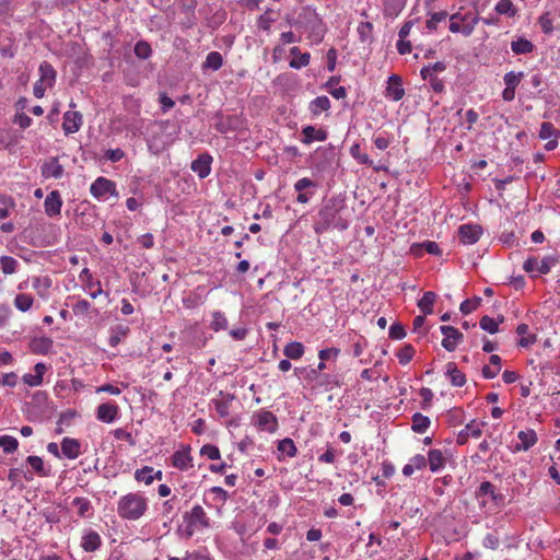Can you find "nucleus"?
<instances>
[{
  "label": "nucleus",
  "mask_w": 560,
  "mask_h": 560,
  "mask_svg": "<svg viewBox=\"0 0 560 560\" xmlns=\"http://www.w3.org/2000/svg\"><path fill=\"white\" fill-rule=\"evenodd\" d=\"M149 510L148 498L139 491L128 492L117 501V514L125 521H138Z\"/></svg>",
  "instance_id": "obj_1"
},
{
  "label": "nucleus",
  "mask_w": 560,
  "mask_h": 560,
  "mask_svg": "<svg viewBox=\"0 0 560 560\" xmlns=\"http://www.w3.org/2000/svg\"><path fill=\"white\" fill-rule=\"evenodd\" d=\"M183 521L184 528L182 533L185 538H191L196 533L211 527L210 517L199 504L194 505L190 511L185 512Z\"/></svg>",
  "instance_id": "obj_2"
},
{
  "label": "nucleus",
  "mask_w": 560,
  "mask_h": 560,
  "mask_svg": "<svg viewBox=\"0 0 560 560\" xmlns=\"http://www.w3.org/2000/svg\"><path fill=\"white\" fill-rule=\"evenodd\" d=\"M480 18L476 11H463L460 9L450 16V31L452 33H462L468 37L472 34L476 25L479 23Z\"/></svg>",
  "instance_id": "obj_3"
},
{
  "label": "nucleus",
  "mask_w": 560,
  "mask_h": 560,
  "mask_svg": "<svg viewBox=\"0 0 560 560\" xmlns=\"http://www.w3.org/2000/svg\"><path fill=\"white\" fill-rule=\"evenodd\" d=\"M90 192L97 199L105 198L107 195L118 196L115 182L102 176L92 183Z\"/></svg>",
  "instance_id": "obj_4"
},
{
  "label": "nucleus",
  "mask_w": 560,
  "mask_h": 560,
  "mask_svg": "<svg viewBox=\"0 0 560 560\" xmlns=\"http://www.w3.org/2000/svg\"><path fill=\"white\" fill-rule=\"evenodd\" d=\"M440 330L444 336L441 345L446 351H454L464 339V335L453 326L443 325Z\"/></svg>",
  "instance_id": "obj_5"
},
{
  "label": "nucleus",
  "mask_w": 560,
  "mask_h": 560,
  "mask_svg": "<svg viewBox=\"0 0 560 560\" xmlns=\"http://www.w3.org/2000/svg\"><path fill=\"white\" fill-rule=\"evenodd\" d=\"M190 451L191 447L189 445H183L179 450L175 451L171 457L172 466L182 471L191 468L194 465Z\"/></svg>",
  "instance_id": "obj_6"
},
{
  "label": "nucleus",
  "mask_w": 560,
  "mask_h": 560,
  "mask_svg": "<svg viewBox=\"0 0 560 560\" xmlns=\"http://www.w3.org/2000/svg\"><path fill=\"white\" fill-rule=\"evenodd\" d=\"M79 280L83 283L84 289L90 290V296L92 299H96L97 296L105 294L108 296V292H105L102 289V284L100 280H95L93 278L92 272L89 268L82 269V271L79 275Z\"/></svg>",
  "instance_id": "obj_7"
},
{
  "label": "nucleus",
  "mask_w": 560,
  "mask_h": 560,
  "mask_svg": "<svg viewBox=\"0 0 560 560\" xmlns=\"http://www.w3.org/2000/svg\"><path fill=\"white\" fill-rule=\"evenodd\" d=\"M63 173L65 168L57 156L46 159L40 166V174L45 179H60Z\"/></svg>",
  "instance_id": "obj_8"
},
{
  "label": "nucleus",
  "mask_w": 560,
  "mask_h": 560,
  "mask_svg": "<svg viewBox=\"0 0 560 560\" xmlns=\"http://www.w3.org/2000/svg\"><path fill=\"white\" fill-rule=\"evenodd\" d=\"M255 425L261 430L273 433L278 429V419L277 417L268 410H259L255 413Z\"/></svg>",
  "instance_id": "obj_9"
},
{
  "label": "nucleus",
  "mask_w": 560,
  "mask_h": 560,
  "mask_svg": "<svg viewBox=\"0 0 560 560\" xmlns=\"http://www.w3.org/2000/svg\"><path fill=\"white\" fill-rule=\"evenodd\" d=\"M486 425L482 421L471 420L466 424L465 429L459 431L456 438V443L458 445H464L467 443L469 438L478 439L482 434V429Z\"/></svg>",
  "instance_id": "obj_10"
},
{
  "label": "nucleus",
  "mask_w": 560,
  "mask_h": 560,
  "mask_svg": "<svg viewBox=\"0 0 560 560\" xmlns=\"http://www.w3.org/2000/svg\"><path fill=\"white\" fill-rule=\"evenodd\" d=\"M405 95L402 80L397 74H392L387 80L385 96L394 102L400 101Z\"/></svg>",
  "instance_id": "obj_11"
},
{
  "label": "nucleus",
  "mask_w": 560,
  "mask_h": 560,
  "mask_svg": "<svg viewBox=\"0 0 560 560\" xmlns=\"http://www.w3.org/2000/svg\"><path fill=\"white\" fill-rule=\"evenodd\" d=\"M481 234V228L476 224H463L458 229L459 241L466 245H471L478 242Z\"/></svg>",
  "instance_id": "obj_12"
},
{
  "label": "nucleus",
  "mask_w": 560,
  "mask_h": 560,
  "mask_svg": "<svg viewBox=\"0 0 560 560\" xmlns=\"http://www.w3.org/2000/svg\"><path fill=\"white\" fill-rule=\"evenodd\" d=\"M63 201L58 190L50 191L44 201L45 213L50 217H59Z\"/></svg>",
  "instance_id": "obj_13"
},
{
  "label": "nucleus",
  "mask_w": 560,
  "mask_h": 560,
  "mask_svg": "<svg viewBox=\"0 0 560 560\" xmlns=\"http://www.w3.org/2000/svg\"><path fill=\"white\" fill-rule=\"evenodd\" d=\"M31 281L36 294L42 300L47 301L50 298V289L52 287L51 278L49 276H34Z\"/></svg>",
  "instance_id": "obj_14"
},
{
  "label": "nucleus",
  "mask_w": 560,
  "mask_h": 560,
  "mask_svg": "<svg viewBox=\"0 0 560 560\" xmlns=\"http://www.w3.org/2000/svg\"><path fill=\"white\" fill-rule=\"evenodd\" d=\"M83 117L79 112L68 110L63 114L62 129L66 135L75 133L80 130Z\"/></svg>",
  "instance_id": "obj_15"
},
{
  "label": "nucleus",
  "mask_w": 560,
  "mask_h": 560,
  "mask_svg": "<svg viewBox=\"0 0 560 560\" xmlns=\"http://www.w3.org/2000/svg\"><path fill=\"white\" fill-rule=\"evenodd\" d=\"M119 416V407L114 402L101 404L96 409L97 420L104 423L114 422Z\"/></svg>",
  "instance_id": "obj_16"
},
{
  "label": "nucleus",
  "mask_w": 560,
  "mask_h": 560,
  "mask_svg": "<svg viewBox=\"0 0 560 560\" xmlns=\"http://www.w3.org/2000/svg\"><path fill=\"white\" fill-rule=\"evenodd\" d=\"M517 439L520 442L516 443L514 446L515 452L527 451L530 447H533L538 441L537 434L533 429L520 431L517 433Z\"/></svg>",
  "instance_id": "obj_17"
},
{
  "label": "nucleus",
  "mask_w": 560,
  "mask_h": 560,
  "mask_svg": "<svg viewBox=\"0 0 560 560\" xmlns=\"http://www.w3.org/2000/svg\"><path fill=\"white\" fill-rule=\"evenodd\" d=\"M195 9H196L195 0H183L182 5H180V11H182V13L185 14V18L182 20L180 24L186 30L194 27L197 23Z\"/></svg>",
  "instance_id": "obj_18"
},
{
  "label": "nucleus",
  "mask_w": 560,
  "mask_h": 560,
  "mask_svg": "<svg viewBox=\"0 0 560 560\" xmlns=\"http://www.w3.org/2000/svg\"><path fill=\"white\" fill-rule=\"evenodd\" d=\"M212 158L209 154H201L191 163V170L200 177L206 178L211 172Z\"/></svg>",
  "instance_id": "obj_19"
},
{
  "label": "nucleus",
  "mask_w": 560,
  "mask_h": 560,
  "mask_svg": "<svg viewBox=\"0 0 560 560\" xmlns=\"http://www.w3.org/2000/svg\"><path fill=\"white\" fill-rule=\"evenodd\" d=\"M61 452L65 457L75 459L81 455V443L77 439L63 438L60 443Z\"/></svg>",
  "instance_id": "obj_20"
},
{
  "label": "nucleus",
  "mask_w": 560,
  "mask_h": 560,
  "mask_svg": "<svg viewBox=\"0 0 560 560\" xmlns=\"http://www.w3.org/2000/svg\"><path fill=\"white\" fill-rule=\"evenodd\" d=\"M52 346V339L46 336L35 337L30 342V349L35 354H48Z\"/></svg>",
  "instance_id": "obj_21"
},
{
  "label": "nucleus",
  "mask_w": 560,
  "mask_h": 560,
  "mask_svg": "<svg viewBox=\"0 0 560 560\" xmlns=\"http://www.w3.org/2000/svg\"><path fill=\"white\" fill-rule=\"evenodd\" d=\"M46 371L47 366L44 363H36L34 366V373L24 374L23 382L31 387L39 386L43 383V377Z\"/></svg>",
  "instance_id": "obj_22"
},
{
  "label": "nucleus",
  "mask_w": 560,
  "mask_h": 560,
  "mask_svg": "<svg viewBox=\"0 0 560 560\" xmlns=\"http://www.w3.org/2000/svg\"><path fill=\"white\" fill-rule=\"evenodd\" d=\"M102 539L98 533L95 530H89L82 537L81 547L86 552H93L101 547Z\"/></svg>",
  "instance_id": "obj_23"
},
{
  "label": "nucleus",
  "mask_w": 560,
  "mask_h": 560,
  "mask_svg": "<svg viewBox=\"0 0 560 560\" xmlns=\"http://www.w3.org/2000/svg\"><path fill=\"white\" fill-rule=\"evenodd\" d=\"M427 463H429L430 470L436 472L445 466L446 458L441 450H430L428 453Z\"/></svg>",
  "instance_id": "obj_24"
},
{
  "label": "nucleus",
  "mask_w": 560,
  "mask_h": 560,
  "mask_svg": "<svg viewBox=\"0 0 560 560\" xmlns=\"http://www.w3.org/2000/svg\"><path fill=\"white\" fill-rule=\"evenodd\" d=\"M38 70H39V74H40L39 81L45 82L46 86L52 88L56 82V77H57V72L54 69V67L49 62L43 61L39 65Z\"/></svg>",
  "instance_id": "obj_25"
},
{
  "label": "nucleus",
  "mask_w": 560,
  "mask_h": 560,
  "mask_svg": "<svg viewBox=\"0 0 560 560\" xmlns=\"http://www.w3.org/2000/svg\"><path fill=\"white\" fill-rule=\"evenodd\" d=\"M320 222H318L315 226V231L320 233L327 230L335 220L336 211L332 208H324L319 211Z\"/></svg>",
  "instance_id": "obj_26"
},
{
  "label": "nucleus",
  "mask_w": 560,
  "mask_h": 560,
  "mask_svg": "<svg viewBox=\"0 0 560 560\" xmlns=\"http://www.w3.org/2000/svg\"><path fill=\"white\" fill-rule=\"evenodd\" d=\"M490 364L482 368V376L487 380L494 378L501 371V358L498 354H492L489 359Z\"/></svg>",
  "instance_id": "obj_27"
},
{
  "label": "nucleus",
  "mask_w": 560,
  "mask_h": 560,
  "mask_svg": "<svg viewBox=\"0 0 560 560\" xmlns=\"http://www.w3.org/2000/svg\"><path fill=\"white\" fill-rule=\"evenodd\" d=\"M290 54L293 56L290 61L291 68L301 69L310 63L311 55L308 52H301L299 47H292Z\"/></svg>",
  "instance_id": "obj_28"
},
{
  "label": "nucleus",
  "mask_w": 560,
  "mask_h": 560,
  "mask_svg": "<svg viewBox=\"0 0 560 560\" xmlns=\"http://www.w3.org/2000/svg\"><path fill=\"white\" fill-rule=\"evenodd\" d=\"M446 374L448 375L450 381L453 386L462 387L466 384L465 374L460 370L457 369V366L454 362L447 363Z\"/></svg>",
  "instance_id": "obj_29"
},
{
  "label": "nucleus",
  "mask_w": 560,
  "mask_h": 560,
  "mask_svg": "<svg viewBox=\"0 0 560 560\" xmlns=\"http://www.w3.org/2000/svg\"><path fill=\"white\" fill-rule=\"evenodd\" d=\"M526 271H538L541 275H547L550 271V266L546 259L539 260L538 258H528L524 262Z\"/></svg>",
  "instance_id": "obj_30"
},
{
  "label": "nucleus",
  "mask_w": 560,
  "mask_h": 560,
  "mask_svg": "<svg viewBox=\"0 0 560 560\" xmlns=\"http://www.w3.org/2000/svg\"><path fill=\"white\" fill-rule=\"evenodd\" d=\"M305 352V347L299 341H292L284 346L283 354L291 360H300Z\"/></svg>",
  "instance_id": "obj_31"
},
{
  "label": "nucleus",
  "mask_w": 560,
  "mask_h": 560,
  "mask_svg": "<svg viewBox=\"0 0 560 560\" xmlns=\"http://www.w3.org/2000/svg\"><path fill=\"white\" fill-rule=\"evenodd\" d=\"M436 293L433 291L424 292L423 296L418 301V307L424 315L433 313V305L436 301Z\"/></svg>",
  "instance_id": "obj_32"
},
{
  "label": "nucleus",
  "mask_w": 560,
  "mask_h": 560,
  "mask_svg": "<svg viewBox=\"0 0 560 560\" xmlns=\"http://www.w3.org/2000/svg\"><path fill=\"white\" fill-rule=\"evenodd\" d=\"M528 331H529V328H528L527 324H520L516 327V332L518 336H521V339L518 340V345L523 348H527L537 341L536 335L529 334Z\"/></svg>",
  "instance_id": "obj_33"
},
{
  "label": "nucleus",
  "mask_w": 560,
  "mask_h": 560,
  "mask_svg": "<svg viewBox=\"0 0 560 560\" xmlns=\"http://www.w3.org/2000/svg\"><path fill=\"white\" fill-rule=\"evenodd\" d=\"M277 20V14L273 10L267 9L262 14L257 18L256 25L259 30L270 32L271 25Z\"/></svg>",
  "instance_id": "obj_34"
},
{
  "label": "nucleus",
  "mask_w": 560,
  "mask_h": 560,
  "mask_svg": "<svg viewBox=\"0 0 560 560\" xmlns=\"http://www.w3.org/2000/svg\"><path fill=\"white\" fill-rule=\"evenodd\" d=\"M72 505L77 508V513L80 517H89L93 514L92 503L86 498H74Z\"/></svg>",
  "instance_id": "obj_35"
},
{
  "label": "nucleus",
  "mask_w": 560,
  "mask_h": 560,
  "mask_svg": "<svg viewBox=\"0 0 560 560\" xmlns=\"http://www.w3.org/2000/svg\"><path fill=\"white\" fill-rule=\"evenodd\" d=\"M330 108V101L327 96H317L310 103V110L313 116H319Z\"/></svg>",
  "instance_id": "obj_36"
},
{
  "label": "nucleus",
  "mask_w": 560,
  "mask_h": 560,
  "mask_svg": "<svg viewBox=\"0 0 560 560\" xmlns=\"http://www.w3.org/2000/svg\"><path fill=\"white\" fill-rule=\"evenodd\" d=\"M302 133L304 136V142L311 143L314 140L325 141L327 138V133L323 129H316L313 126H306L303 128Z\"/></svg>",
  "instance_id": "obj_37"
},
{
  "label": "nucleus",
  "mask_w": 560,
  "mask_h": 560,
  "mask_svg": "<svg viewBox=\"0 0 560 560\" xmlns=\"http://www.w3.org/2000/svg\"><path fill=\"white\" fill-rule=\"evenodd\" d=\"M411 421V430L416 433H424L431 424L430 418L420 412H416L412 416Z\"/></svg>",
  "instance_id": "obj_38"
},
{
  "label": "nucleus",
  "mask_w": 560,
  "mask_h": 560,
  "mask_svg": "<svg viewBox=\"0 0 560 560\" xmlns=\"http://www.w3.org/2000/svg\"><path fill=\"white\" fill-rule=\"evenodd\" d=\"M26 462L39 477H47L50 475V469L45 467L42 457L31 455L26 458Z\"/></svg>",
  "instance_id": "obj_39"
},
{
  "label": "nucleus",
  "mask_w": 560,
  "mask_h": 560,
  "mask_svg": "<svg viewBox=\"0 0 560 560\" xmlns=\"http://www.w3.org/2000/svg\"><path fill=\"white\" fill-rule=\"evenodd\" d=\"M33 304L34 298L27 293H19L15 295L13 300V305L15 306V308L23 313L30 311Z\"/></svg>",
  "instance_id": "obj_40"
},
{
  "label": "nucleus",
  "mask_w": 560,
  "mask_h": 560,
  "mask_svg": "<svg viewBox=\"0 0 560 560\" xmlns=\"http://www.w3.org/2000/svg\"><path fill=\"white\" fill-rule=\"evenodd\" d=\"M351 156L357 160L360 164L373 166L374 171L378 172L381 170L380 166H374L373 161L369 158L366 153H362L360 145L354 143L350 147Z\"/></svg>",
  "instance_id": "obj_41"
},
{
  "label": "nucleus",
  "mask_w": 560,
  "mask_h": 560,
  "mask_svg": "<svg viewBox=\"0 0 560 560\" xmlns=\"http://www.w3.org/2000/svg\"><path fill=\"white\" fill-rule=\"evenodd\" d=\"M511 49L515 55L529 54L534 50V44L523 37L511 43Z\"/></svg>",
  "instance_id": "obj_42"
},
{
  "label": "nucleus",
  "mask_w": 560,
  "mask_h": 560,
  "mask_svg": "<svg viewBox=\"0 0 560 560\" xmlns=\"http://www.w3.org/2000/svg\"><path fill=\"white\" fill-rule=\"evenodd\" d=\"M494 10L497 13L509 18H514L518 11L512 0H499Z\"/></svg>",
  "instance_id": "obj_43"
},
{
  "label": "nucleus",
  "mask_w": 560,
  "mask_h": 560,
  "mask_svg": "<svg viewBox=\"0 0 560 560\" xmlns=\"http://www.w3.org/2000/svg\"><path fill=\"white\" fill-rule=\"evenodd\" d=\"M223 66V58L219 51H211L207 55L205 62L202 63L203 69H211L213 71L219 70Z\"/></svg>",
  "instance_id": "obj_44"
},
{
  "label": "nucleus",
  "mask_w": 560,
  "mask_h": 560,
  "mask_svg": "<svg viewBox=\"0 0 560 560\" xmlns=\"http://www.w3.org/2000/svg\"><path fill=\"white\" fill-rule=\"evenodd\" d=\"M19 266V261L12 256L3 255L0 257V268L5 276L15 273Z\"/></svg>",
  "instance_id": "obj_45"
},
{
  "label": "nucleus",
  "mask_w": 560,
  "mask_h": 560,
  "mask_svg": "<svg viewBox=\"0 0 560 560\" xmlns=\"http://www.w3.org/2000/svg\"><path fill=\"white\" fill-rule=\"evenodd\" d=\"M539 138L542 140L560 138V130L555 128V126L551 122L544 121L540 125Z\"/></svg>",
  "instance_id": "obj_46"
},
{
  "label": "nucleus",
  "mask_w": 560,
  "mask_h": 560,
  "mask_svg": "<svg viewBox=\"0 0 560 560\" xmlns=\"http://www.w3.org/2000/svg\"><path fill=\"white\" fill-rule=\"evenodd\" d=\"M210 328L213 331H220L228 328V319L224 313L220 311H215L212 313V320L210 323Z\"/></svg>",
  "instance_id": "obj_47"
},
{
  "label": "nucleus",
  "mask_w": 560,
  "mask_h": 560,
  "mask_svg": "<svg viewBox=\"0 0 560 560\" xmlns=\"http://www.w3.org/2000/svg\"><path fill=\"white\" fill-rule=\"evenodd\" d=\"M415 353L416 349L411 345H405L397 351L396 357L401 365H406L412 360Z\"/></svg>",
  "instance_id": "obj_48"
},
{
  "label": "nucleus",
  "mask_w": 560,
  "mask_h": 560,
  "mask_svg": "<svg viewBox=\"0 0 560 560\" xmlns=\"http://www.w3.org/2000/svg\"><path fill=\"white\" fill-rule=\"evenodd\" d=\"M278 451L289 457H294L298 453L296 446L290 438H285L278 443Z\"/></svg>",
  "instance_id": "obj_49"
},
{
  "label": "nucleus",
  "mask_w": 560,
  "mask_h": 560,
  "mask_svg": "<svg viewBox=\"0 0 560 560\" xmlns=\"http://www.w3.org/2000/svg\"><path fill=\"white\" fill-rule=\"evenodd\" d=\"M525 77L524 72H506L503 77V81L506 88L516 90L517 85L521 83L522 79Z\"/></svg>",
  "instance_id": "obj_50"
},
{
  "label": "nucleus",
  "mask_w": 560,
  "mask_h": 560,
  "mask_svg": "<svg viewBox=\"0 0 560 560\" xmlns=\"http://www.w3.org/2000/svg\"><path fill=\"white\" fill-rule=\"evenodd\" d=\"M19 442L14 436L2 435L0 436V447L3 448L5 454H12L18 450Z\"/></svg>",
  "instance_id": "obj_51"
},
{
  "label": "nucleus",
  "mask_w": 560,
  "mask_h": 560,
  "mask_svg": "<svg viewBox=\"0 0 560 560\" xmlns=\"http://www.w3.org/2000/svg\"><path fill=\"white\" fill-rule=\"evenodd\" d=\"M135 479L138 482H143L147 486H150L152 481V467L151 466H143L140 469H137L135 471Z\"/></svg>",
  "instance_id": "obj_52"
},
{
  "label": "nucleus",
  "mask_w": 560,
  "mask_h": 560,
  "mask_svg": "<svg viewBox=\"0 0 560 560\" xmlns=\"http://www.w3.org/2000/svg\"><path fill=\"white\" fill-rule=\"evenodd\" d=\"M135 55L140 59H148L152 54L150 44L145 40H139L135 45Z\"/></svg>",
  "instance_id": "obj_53"
},
{
  "label": "nucleus",
  "mask_w": 560,
  "mask_h": 560,
  "mask_svg": "<svg viewBox=\"0 0 560 560\" xmlns=\"http://www.w3.org/2000/svg\"><path fill=\"white\" fill-rule=\"evenodd\" d=\"M448 16L446 11L434 12L430 15V19L427 21V28L430 31H435L438 28V24L440 22H444Z\"/></svg>",
  "instance_id": "obj_54"
},
{
  "label": "nucleus",
  "mask_w": 560,
  "mask_h": 560,
  "mask_svg": "<svg viewBox=\"0 0 560 560\" xmlns=\"http://www.w3.org/2000/svg\"><path fill=\"white\" fill-rule=\"evenodd\" d=\"M477 497H486L489 495L493 501H497L498 497L495 494V488L490 481H483L479 486L477 492Z\"/></svg>",
  "instance_id": "obj_55"
},
{
  "label": "nucleus",
  "mask_w": 560,
  "mask_h": 560,
  "mask_svg": "<svg viewBox=\"0 0 560 560\" xmlns=\"http://www.w3.org/2000/svg\"><path fill=\"white\" fill-rule=\"evenodd\" d=\"M200 455L206 456L207 458H209L211 460H217V459H220V457H221L219 447L213 444H205L200 448Z\"/></svg>",
  "instance_id": "obj_56"
},
{
  "label": "nucleus",
  "mask_w": 560,
  "mask_h": 560,
  "mask_svg": "<svg viewBox=\"0 0 560 560\" xmlns=\"http://www.w3.org/2000/svg\"><path fill=\"white\" fill-rule=\"evenodd\" d=\"M479 324L483 330H486L490 334H495L499 330V323L495 319H493L487 315L481 317Z\"/></svg>",
  "instance_id": "obj_57"
},
{
  "label": "nucleus",
  "mask_w": 560,
  "mask_h": 560,
  "mask_svg": "<svg viewBox=\"0 0 560 560\" xmlns=\"http://www.w3.org/2000/svg\"><path fill=\"white\" fill-rule=\"evenodd\" d=\"M91 308L89 301L81 299L72 305V312L78 316H85Z\"/></svg>",
  "instance_id": "obj_58"
},
{
  "label": "nucleus",
  "mask_w": 560,
  "mask_h": 560,
  "mask_svg": "<svg viewBox=\"0 0 560 560\" xmlns=\"http://www.w3.org/2000/svg\"><path fill=\"white\" fill-rule=\"evenodd\" d=\"M480 299L477 298V299H467L465 301L462 302L460 306H459V310L463 314L467 315V314H470L471 312H474L475 310H477V307L479 306L480 304Z\"/></svg>",
  "instance_id": "obj_59"
},
{
  "label": "nucleus",
  "mask_w": 560,
  "mask_h": 560,
  "mask_svg": "<svg viewBox=\"0 0 560 560\" xmlns=\"http://www.w3.org/2000/svg\"><path fill=\"white\" fill-rule=\"evenodd\" d=\"M112 434L114 435V438L116 440H124L131 446H133L136 444V441L133 440L132 434L122 428H117V429L113 430Z\"/></svg>",
  "instance_id": "obj_60"
},
{
  "label": "nucleus",
  "mask_w": 560,
  "mask_h": 560,
  "mask_svg": "<svg viewBox=\"0 0 560 560\" xmlns=\"http://www.w3.org/2000/svg\"><path fill=\"white\" fill-rule=\"evenodd\" d=\"M482 546L487 549L495 550L500 546V539L495 534L488 533L482 539Z\"/></svg>",
  "instance_id": "obj_61"
},
{
  "label": "nucleus",
  "mask_w": 560,
  "mask_h": 560,
  "mask_svg": "<svg viewBox=\"0 0 560 560\" xmlns=\"http://www.w3.org/2000/svg\"><path fill=\"white\" fill-rule=\"evenodd\" d=\"M0 203L3 205V207H0V220H3L10 215L8 208H13L15 202L11 197H2L0 198Z\"/></svg>",
  "instance_id": "obj_62"
},
{
  "label": "nucleus",
  "mask_w": 560,
  "mask_h": 560,
  "mask_svg": "<svg viewBox=\"0 0 560 560\" xmlns=\"http://www.w3.org/2000/svg\"><path fill=\"white\" fill-rule=\"evenodd\" d=\"M405 336H406V330L402 325L395 323L389 327V338L395 339V340H400Z\"/></svg>",
  "instance_id": "obj_63"
},
{
  "label": "nucleus",
  "mask_w": 560,
  "mask_h": 560,
  "mask_svg": "<svg viewBox=\"0 0 560 560\" xmlns=\"http://www.w3.org/2000/svg\"><path fill=\"white\" fill-rule=\"evenodd\" d=\"M215 411L222 418L229 416L230 412V404L228 400H213Z\"/></svg>",
  "instance_id": "obj_64"
}]
</instances>
